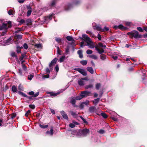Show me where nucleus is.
<instances>
[{"instance_id": "45", "label": "nucleus", "mask_w": 147, "mask_h": 147, "mask_svg": "<svg viewBox=\"0 0 147 147\" xmlns=\"http://www.w3.org/2000/svg\"><path fill=\"white\" fill-rule=\"evenodd\" d=\"M89 101L88 100H87L86 101L83 102V104L86 105H87L89 103Z\"/></svg>"}, {"instance_id": "5", "label": "nucleus", "mask_w": 147, "mask_h": 147, "mask_svg": "<svg viewBox=\"0 0 147 147\" xmlns=\"http://www.w3.org/2000/svg\"><path fill=\"white\" fill-rule=\"evenodd\" d=\"M81 94L83 98L92 95L91 93L90 92L87 91H83L81 93Z\"/></svg>"}, {"instance_id": "46", "label": "nucleus", "mask_w": 147, "mask_h": 147, "mask_svg": "<svg viewBox=\"0 0 147 147\" xmlns=\"http://www.w3.org/2000/svg\"><path fill=\"white\" fill-rule=\"evenodd\" d=\"M23 47L25 49H27L28 48V47L27 44L25 43L23 45Z\"/></svg>"}, {"instance_id": "15", "label": "nucleus", "mask_w": 147, "mask_h": 147, "mask_svg": "<svg viewBox=\"0 0 147 147\" xmlns=\"http://www.w3.org/2000/svg\"><path fill=\"white\" fill-rule=\"evenodd\" d=\"M89 111L91 113L94 112L95 111L96 107H91L89 108Z\"/></svg>"}, {"instance_id": "14", "label": "nucleus", "mask_w": 147, "mask_h": 147, "mask_svg": "<svg viewBox=\"0 0 147 147\" xmlns=\"http://www.w3.org/2000/svg\"><path fill=\"white\" fill-rule=\"evenodd\" d=\"M79 124V123L76 122H73V123H70L69 126L71 128H73L75 127L76 125H78Z\"/></svg>"}, {"instance_id": "43", "label": "nucleus", "mask_w": 147, "mask_h": 147, "mask_svg": "<svg viewBox=\"0 0 147 147\" xmlns=\"http://www.w3.org/2000/svg\"><path fill=\"white\" fill-rule=\"evenodd\" d=\"M22 68L24 70L26 71V70L27 67L24 64H22Z\"/></svg>"}, {"instance_id": "39", "label": "nucleus", "mask_w": 147, "mask_h": 147, "mask_svg": "<svg viewBox=\"0 0 147 147\" xmlns=\"http://www.w3.org/2000/svg\"><path fill=\"white\" fill-rule=\"evenodd\" d=\"M39 126L40 127L42 128H45L47 127L48 126V125H42L41 124H40Z\"/></svg>"}, {"instance_id": "4", "label": "nucleus", "mask_w": 147, "mask_h": 147, "mask_svg": "<svg viewBox=\"0 0 147 147\" xmlns=\"http://www.w3.org/2000/svg\"><path fill=\"white\" fill-rule=\"evenodd\" d=\"M89 130L85 129L79 131L78 136H86L89 132Z\"/></svg>"}, {"instance_id": "24", "label": "nucleus", "mask_w": 147, "mask_h": 147, "mask_svg": "<svg viewBox=\"0 0 147 147\" xmlns=\"http://www.w3.org/2000/svg\"><path fill=\"white\" fill-rule=\"evenodd\" d=\"M66 38L69 41H73L74 40L73 38L70 36H67L66 37Z\"/></svg>"}, {"instance_id": "19", "label": "nucleus", "mask_w": 147, "mask_h": 147, "mask_svg": "<svg viewBox=\"0 0 147 147\" xmlns=\"http://www.w3.org/2000/svg\"><path fill=\"white\" fill-rule=\"evenodd\" d=\"M34 47L38 49H41L42 48V45L41 44H35L34 45Z\"/></svg>"}, {"instance_id": "1", "label": "nucleus", "mask_w": 147, "mask_h": 147, "mask_svg": "<svg viewBox=\"0 0 147 147\" xmlns=\"http://www.w3.org/2000/svg\"><path fill=\"white\" fill-rule=\"evenodd\" d=\"M82 39L86 42L87 43V45H84V42L82 41L81 43V47H83L85 45H87L89 46V48L91 49L93 48L94 47V45L93 43L92 42L90 38L87 35L85 34H83Z\"/></svg>"}, {"instance_id": "16", "label": "nucleus", "mask_w": 147, "mask_h": 147, "mask_svg": "<svg viewBox=\"0 0 147 147\" xmlns=\"http://www.w3.org/2000/svg\"><path fill=\"white\" fill-rule=\"evenodd\" d=\"M78 53L79 55V57L80 58H82L83 57L82 51V50H80L78 51Z\"/></svg>"}, {"instance_id": "64", "label": "nucleus", "mask_w": 147, "mask_h": 147, "mask_svg": "<svg viewBox=\"0 0 147 147\" xmlns=\"http://www.w3.org/2000/svg\"><path fill=\"white\" fill-rule=\"evenodd\" d=\"M131 24V23L130 22H126V23H125V24L127 26H130V24Z\"/></svg>"}, {"instance_id": "40", "label": "nucleus", "mask_w": 147, "mask_h": 147, "mask_svg": "<svg viewBox=\"0 0 147 147\" xmlns=\"http://www.w3.org/2000/svg\"><path fill=\"white\" fill-rule=\"evenodd\" d=\"M92 51L88 49L86 51V53L88 54H90L92 53Z\"/></svg>"}, {"instance_id": "11", "label": "nucleus", "mask_w": 147, "mask_h": 147, "mask_svg": "<svg viewBox=\"0 0 147 147\" xmlns=\"http://www.w3.org/2000/svg\"><path fill=\"white\" fill-rule=\"evenodd\" d=\"M61 113L63 118L65 119H67L68 117L66 114L63 111L61 112Z\"/></svg>"}, {"instance_id": "55", "label": "nucleus", "mask_w": 147, "mask_h": 147, "mask_svg": "<svg viewBox=\"0 0 147 147\" xmlns=\"http://www.w3.org/2000/svg\"><path fill=\"white\" fill-rule=\"evenodd\" d=\"M80 117L81 118V119H82V120L83 121V122L86 123H87V122L86 121V119L82 117L81 116H80Z\"/></svg>"}, {"instance_id": "23", "label": "nucleus", "mask_w": 147, "mask_h": 147, "mask_svg": "<svg viewBox=\"0 0 147 147\" xmlns=\"http://www.w3.org/2000/svg\"><path fill=\"white\" fill-rule=\"evenodd\" d=\"M12 90L13 92H17V88L14 85L12 87Z\"/></svg>"}, {"instance_id": "17", "label": "nucleus", "mask_w": 147, "mask_h": 147, "mask_svg": "<svg viewBox=\"0 0 147 147\" xmlns=\"http://www.w3.org/2000/svg\"><path fill=\"white\" fill-rule=\"evenodd\" d=\"M87 70L92 74L94 73V70L93 68L91 67H88L87 68Z\"/></svg>"}, {"instance_id": "32", "label": "nucleus", "mask_w": 147, "mask_h": 147, "mask_svg": "<svg viewBox=\"0 0 147 147\" xmlns=\"http://www.w3.org/2000/svg\"><path fill=\"white\" fill-rule=\"evenodd\" d=\"M93 86V85L92 84H90L89 85H86L85 87V88L87 89L91 88H92Z\"/></svg>"}, {"instance_id": "37", "label": "nucleus", "mask_w": 147, "mask_h": 147, "mask_svg": "<svg viewBox=\"0 0 147 147\" xmlns=\"http://www.w3.org/2000/svg\"><path fill=\"white\" fill-rule=\"evenodd\" d=\"M101 115L104 118H106L107 117V115L105 113H101Z\"/></svg>"}, {"instance_id": "58", "label": "nucleus", "mask_w": 147, "mask_h": 147, "mask_svg": "<svg viewBox=\"0 0 147 147\" xmlns=\"http://www.w3.org/2000/svg\"><path fill=\"white\" fill-rule=\"evenodd\" d=\"M46 72L47 73H50V70L48 68H47L46 69Z\"/></svg>"}, {"instance_id": "49", "label": "nucleus", "mask_w": 147, "mask_h": 147, "mask_svg": "<svg viewBox=\"0 0 147 147\" xmlns=\"http://www.w3.org/2000/svg\"><path fill=\"white\" fill-rule=\"evenodd\" d=\"M11 55L13 57H16V56L15 54V53L14 52H12L11 53Z\"/></svg>"}, {"instance_id": "2", "label": "nucleus", "mask_w": 147, "mask_h": 147, "mask_svg": "<svg viewBox=\"0 0 147 147\" xmlns=\"http://www.w3.org/2000/svg\"><path fill=\"white\" fill-rule=\"evenodd\" d=\"M106 47L105 45H103L102 43L99 42L98 43V47H96L95 49L99 54H101L104 52V49Z\"/></svg>"}, {"instance_id": "3", "label": "nucleus", "mask_w": 147, "mask_h": 147, "mask_svg": "<svg viewBox=\"0 0 147 147\" xmlns=\"http://www.w3.org/2000/svg\"><path fill=\"white\" fill-rule=\"evenodd\" d=\"M8 26H7V24L3 23L2 25L0 26V30H6L8 28H9L11 27V21H9L8 22Z\"/></svg>"}, {"instance_id": "56", "label": "nucleus", "mask_w": 147, "mask_h": 147, "mask_svg": "<svg viewBox=\"0 0 147 147\" xmlns=\"http://www.w3.org/2000/svg\"><path fill=\"white\" fill-rule=\"evenodd\" d=\"M30 112H31L30 111L28 110L27 112L25 114V116H26V117H27L28 116V115L30 113Z\"/></svg>"}, {"instance_id": "34", "label": "nucleus", "mask_w": 147, "mask_h": 147, "mask_svg": "<svg viewBox=\"0 0 147 147\" xmlns=\"http://www.w3.org/2000/svg\"><path fill=\"white\" fill-rule=\"evenodd\" d=\"M76 99L72 98L70 101V103L73 105L75 104L76 102Z\"/></svg>"}, {"instance_id": "18", "label": "nucleus", "mask_w": 147, "mask_h": 147, "mask_svg": "<svg viewBox=\"0 0 147 147\" xmlns=\"http://www.w3.org/2000/svg\"><path fill=\"white\" fill-rule=\"evenodd\" d=\"M94 28L96 29L97 30L99 31H102V29L101 28L100 26L99 25H96L94 27Z\"/></svg>"}, {"instance_id": "27", "label": "nucleus", "mask_w": 147, "mask_h": 147, "mask_svg": "<svg viewBox=\"0 0 147 147\" xmlns=\"http://www.w3.org/2000/svg\"><path fill=\"white\" fill-rule=\"evenodd\" d=\"M83 98V97L82 96V95L81 94V95H80L76 97L75 99L76 100H80Z\"/></svg>"}, {"instance_id": "47", "label": "nucleus", "mask_w": 147, "mask_h": 147, "mask_svg": "<svg viewBox=\"0 0 147 147\" xmlns=\"http://www.w3.org/2000/svg\"><path fill=\"white\" fill-rule=\"evenodd\" d=\"M57 53L59 55H61V51L59 47H57Z\"/></svg>"}, {"instance_id": "62", "label": "nucleus", "mask_w": 147, "mask_h": 147, "mask_svg": "<svg viewBox=\"0 0 147 147\" xmlns=\"http://www.w3.org/2000/svg\"><path fill=\"white\" fill-rule=\"evenodd\" d=\"M3 124V119L0 118V126H2Z\"/></svg>"}, {"instance_id": "50", "label": "nucleus", "mask_w": 147, "mask_h": 147, "mask_svg": "<svg viewBox=\"0 0 147 147\" xmlns=\"http://www.w3.org/2000/svg\"><path fill=\"white\" fill-rule=\"evenodd\" d=\"M59 68L58 65H57L55 67V70L57 72H58L59 71Z\"/></svg>"}, {"instance_id": "59", "label": "nucleus", "mask_w": 147, "mask_h": 147, "mask_svg": "<svg viewBox=\"0 0 147 147\" xmlns=\"http://www.w3.org/2000/svg\"><path fill=\"white\" fill-rule=\"evenodd\" d=\"M104 132L105 131L103 130L100 129L99 131V133L100 134H103L104 133Z\"/></svg>"}, {"instance_id": "38", "label": "nucleus", "mask_w": 147, "mask_h": 147, "mask_svg": "<svg viewBox=\"0 0 147 147\" xmlns=\"http://www.w3.org/2000/svg\"><path fill=\"white\" fill-rule=\"evenodd\" d=\"M18 89L22 91L23 90V87L22 85L21 84H20L18 87Z\"/></svg>"}, {"instance_id": "31", "label": "nucleus", "mask_w": 147, "mask_h": 147, "mask_svg": "<svg viewBox=\"0 0 147 147\" xmlns=\"http://www.w3.org/2000/svg\"><path fill=\"white\" fill-rule=\"evenodd\" d=\"M18 73L20 76H22L23 75V71L22 70L20 69H18Z\"/></svg>"}, {"instance_id": "10", "label": "nucleus", "mask_w": 147, "mask_h": 147, "mask_svg": "<svg viewBox=\"0 0 147 147\" xmlns=\"http://www.w3.org/2000/svg\"><path fill=\"white\" fill-rule=\"evenodd\" d=\"M114 28L117 29L119 28L121 30H125L126 28L125 27H124L122 25L120 24L118 26H115L113 27Z\"/></svg>"}, {"instance_id": "7", "label": "nucleus", "mask_w": 147, "mask_h": 147, "mask_svg": "<svg viewBox=\"0 0 147 147\" xmlns=\"http://www.w3.org/2000/svg\"><path fill=\"white\" fill-rule=\"evenodd\" d=\"M75 70L78 71L83 76H86L87 75L86 71L84 69L77 68L75 69Z\"/></svg>"}, {"instance_id": "53", "label": "nucleus", "mask_w": 147, "mask_h": 147, "mask_svg": "<svg viewBox=\"0 0 147 147\" xmlns=\"http://www.w3.org/2000/svg\"><path fill=\"white\" fill-rule=\"evenodd\" d=\"M29 107L32 109H34L35 108V106L34 105H29Z\"/></svg>"}, {"instance_id": "28", "label": "nucleus", "mask_w": 147, "mask_h": 147, "mask_svg": "<svg viewBox=\"0 0 147 147\" xmlns=\"http://www.w3.org/2000/svg\"><path fill=\"white\" fill-rule=\"evenodd\" d=\"M22 48V47H20L19 46H17V47L16 51L18 53H19L21 52V49Z\"/></svg>"}, {"instance_id": "41", "label": "nucleus", "mask_w": 147, "mask_h": 147, "mask_svg": "<svg viewBox=\"0 0 147 147\" xmlns=\"http://www.w3.org/2000/svg\"><path fill=\"white\" fill-rule=\"evenodd\" d=\"M55 40L58 43H60L61 42V39L59 38H55Z\"/></svg>"}, {"instance_id": "20", "label": "nucleus", "mask_w": 147, "mask_h": 147, "mask_svg": "<svg viewBox=\"0 0 147 147\" xmlns=\"http://www.w3.org/2000/svg\"><path fill=\"white\" fill-rule=\"evenodd\" d=\"M47 134H49L50 135H52L53 133V130L52 128H51L50 131H47L46 132Z\"/></svg>"}, {"instance_id": "21", "label": "nucleus", "mask_w": 147, "mask_h": 147, "mask_svg": "<svg viewBox=\"0 0 147 147\" xmlns=\"http://www.w3.org/2000/svg\"><path fill=\"white\" fill-rule=\"evenodd\" d=\"M65 58V55H63L60 57L59 58V62L61 63L64 60Z\"/></svg>"}, {"instance_id": "35", "label": "nucleus", "mask_w": 147, "mask_h": 147, "mask_svg": "<svg viewBox=\"0 0 147 147\" xmlns=\"http://www.w3.org/2000/svg\"><path fill=\"white\" fill-rule=\"evenodd\" d=\"M18 93L19 94L22 95L23 96L27 97V95L26 94L22 92H19Z\"/></svg>"}, {"instance_id": "48", "label": "nucleus", "mask_w": 147, "mask_h": 147, "mask_svg": "<svg viewBox=\"0 0 147 147\" xmlns=\"http://www.w3.org/2000/svg\"><path fill=\"white\" fill-rule=\"evenodd\" d=\"M18 21L19 22L20 24H22L25 22L24 20L23 19H21L20 21Z\"/></svg>"}, {"instance_id": "12", "label": "nucleus", "mask_w": 147, "mask_h": 147, "mask_svg": "<svg viewBox=\"0 0 147 147\" xmlns=\"http://www.w3.org/2000/svg\"><path fill=\"white\" fill-rule=\"evenodd\" d=\"M28 94L29 95H32V96L33 97H36L39 95V92H38L34 94V92L31 91L29 92Z\"/></svg>"}, {"instance_id": "60", "label": "nucleus", "mask_w": 147, "mask_h": 147, "mask_svg": "<svg viewBox=\"0 0 147 147\" xmlns=\"http://www.w3.org/2000/svg\"><path fill=\"white\" fill-rule=\"evenodd\" d=\"M55 0H54L52 1V2L51 3V5L52 6H53L55 4Z\"/></svg>"}, {"instance_id": "54", "label": "nucleus", "mask_w": 147, "mask_h": 147, "mask_svg": "<svg viewBox=\"0 0 147 147\" xmlns=\"http://www.w3.org/2000/svg\"><path fill=\"white\" fill-rule=\"evenodd\" d=\"M49 74H47L43 76L42 77V78H48L49 77Z\"/></svg>"}, {"instance_id": "61", "label": "nucleus", "mask_w": 147, "mask_h": 147, "mask_svg": "<svg viewBox=\"0 0 147 147\" xmlns=\"http://www.w3.org/2000/svg\"><path fill=\"white\" fill-rule=\"evenodd\" d=\"M84 105L83 104V102L80 105V107L81 109H83L84 107Z\"/></svg>"}, {"instance_id": "63", "label": "nucleus", "mask_w": 147, "mask_h": 147, "mask_svg": "<svg viewBox=\"0 0 147 147\" xmlns=\"http://www.w3.org/2000/svg\"><path fill=\"white\" fill-rule=\"evenodd\" d=\"M117 57H118L116 55L113 56H112L113 58L115 60L117 59Z\"/></svg>"}, {"instance_id": "6", "label": "nucleus", "mask_w": 147, "mask_h": 147, "mask_svg": "<svg viewBox=\"0 0 147 147\" xmlns=\"http://www.w3.org/2000/svg\"><path fill=\"white\" fill-rule=\"evenodd\" d=\"M57 59L56 58H54L51 61V62L49 64V67L51 71L53 70V66L56 62Z\"/></svg>"}, {"instance_id": "8", "label": "nucleus", "mask_w": 147, "mask_h": 147, "mask_svg": "<svg viewBox=\"0 0 147 147\" xmlns=\"http://www.w3.org/2000/svg\"><path fill=\"white\" fill-rule=\"evenodd\" d=\"M86 78H82L81 79H79L78 81V84L80 86H83L85 84L84 80H86Z\"/></svg>"}, {"instance_id": "57", "label": "nucleus", "mask_w": 147, "mask_h": 147, "mask_svg": "<svg viewBox=\"0 0 147 147\" xmlns=\"http://www.w3.org/2000/svg\"><path fill=\"white\" fill-rule=\"evenodd\" d=\"M97 37L99 40H101V36L99 33L98 34Z\"/></svg>"}, {"instance_id": "52", "label": "nucleus", "mask_w": 147, "mask_h": 147, "mask_svg": "<svg viewBox=\"0 0 147 147\" xmlns=\"http://www.w3.org/2000/svg\"><path fill=\"white\" fill-rule=\"evenodd\" d=\"M137 29L140 32H142L143 31V30L142 29L141 27H138L137 28Z\"/></svg>"}, {"instance_id": "29", "label": "nucleus", "mask_w": 147, "mask_h": 147, "mask_svg": "<svg viewBox=\"0 0 147 147\" xmlns=\"http://www.w3.org/2000/svg\"><path fill=\"white\" fill-rule=\"evenodd\" d=\"M100 57V59L103 60L105 59L106 58V56L104 54L101 55Z\"/></svg>"}, {"instance_id": "36", "label": "nucleus", "mask_w": 147, "mask_h": 147, "mask_svg": "<svg viewBox=\"0 0 147 147\" xmlns=\"http://www.w3.org/2000/svg\"><path fill=\"white\" fill-rule=\"evenodd\" d=\"M101 86L100 83H97L96 85V89L98 90Z\"/></svg>"}, {"instance_id": "33", "label": "nucleus", "mask_w": 147, "mask_h": 147, "mask_svg": "<svg viewBox=\"0 0 147 147\" xmlns=\"http://www.w3.org/2000/svg\"><path fill=\"white\" fill-rule=\"evenodd\" d=\"M52 14H51L49 15V16H47L45 19L46 20H51L52 19Z\"/></svg>"}, {"instance_id": "30", "label": "nucleus", "mask_w": 147, "mask_h": 147, "mask_svg": "<svg viewBox=\"0 0 147 147\" xmlns=\"http://www.w3.org/2000/svg\"><path fill=\"white\" fill-rule=\"evenodd\" d=\"M34 74H31L29 76H28V79L29 80H31L32 79V78L34 77Z\"/></svg>"}, {"instance_id": "9", "label": "nucleus", "mask_w": 147, "mask_h": 147, "mask_svg": "<svg viewBox=\"0 0 147 147\" xmlns=\"http://www.w3.org/2000/svg\"><path fill=\"white\" fill-rule=\"evenodd\" d=\"M141 36L140 35H139L138 32L137 31H135L133 32L132 37H134L135 38H140L141 37Z\"/></svg>"}, {"instance_id": "13", "label": "nucleus", "mask_w": 147, "mask_h": 147, "mask_svg": "<svg viewBox=\"0 0 147 147\" xmlns=\"http://www.w3.org/2000/svg\"><path fill=\"white\" fill-rule=\"evenodd\" d=\"M70 113L74 117L76 118L78 117V114H79L78 113H76L72 111H71Z\"/></svg>"}, {"instance_id": "44", "label": "nucleus", "mask_w": 147, "mask_h": 147, "mask_svg": "<svg viewBox=\"0 0 147 147\" xmlns=\"http://www.w3.org/2000/svg\"><path fill=\"white\" fill-rule=\"evenodd\" d=\"M16 36L18 39H20L22 38V35H16Z\"/></svg>"}, {"instance_id": "26", "label": "nucleus", "mask_w": 147, "mask_h": 147, "mask_svg": "<svg viewBox=\"0 0 147 147\" xmlns=\"http://www.w3.org/2000/svg\"><path fill=\"white\" fill-rule=\"evenodd\" d=\"M81 63L83 65H86L87 63V61L86 60H83L80 61Z\"/></svg>"}, {"instance_id": "25", "label": "nucleus", "mask_w": 147, "mask_h": 147, "mask_svg": "<svg viewBox=\"0 0 147 147\" xmlns=\"http://www.w3.org/2000/svg\"><path fill=\"white\" fill-rule=\"evenodd\" d=\"M89 57L95 60L97 59L98 58L97 56L96 55H90Z\"/></svg>"}, {"instance_id": "51", "label": "nucleus", "mask_w": 147, "mask_h": 147, "mask_svg": "<svg viewBox=\"0 0 147 147\" xmlns=\"http://www.w3.org/2000/svg\"><path fill=\"white\" fill-rule=\"evenodd\" d=\"M13 11L12 10H10L8 12V13L9 15H11L13 14Z\"/></svg>"}, {"instance_id": "42", "label": "nucleus", "mask_w": 147, "mask_h": 147, "mask_svg": "<svg viewBox=\"0 0 147 147\" xmlns=\"http://www.w3.org/2000/svg\"><path fill=\"white\" fill-rule=\"evenodd\" d=\"M32 12V10H28L27 12V16H29L30 15L31 13Z\"/></svg>"}, {"instance_id": "22", "label": "nucleus", "mask_w": 147, "mask_h": 147, "mask_svg": "<svg viewBox=\"0 0 147 147\" xmlns=\"http://www.w3.org/2000/svg\"><path fill=\"white\" fill-rule=\"evenodd\" d=\"M100 100V98H97L94 99L93 102L94 104L95 105H96Z\"/></svg>"}]
</instances>
